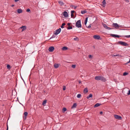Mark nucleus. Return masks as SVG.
Returning <instances> with one entry per match:
<instances>
[{
    "mask_svg": "<svg viewBox=\"0 0 130 130\" xmlns=\"http://www.w3.org/2000/svg\"><path fill=\"white\" fill-rule=\"evenodd\" d=\"M76 26L78 28H81L82 27V25L81 23V21L79 20L77 21L76 23Z\"/></svg>",
    "mask_w": 130,
    "mask_h": 130,
    "instance_id": "f257e3e1",
    "label": "nucleus"
},
{
    "mask_svg": "<svg viewBox=\"0 0 130 130\" xmlns=\"http://www.w3.org/2000/svg\"><path fill=\"white\" fill-rule=\"evenodd\" d=\"M112 26L114 27L116 29L119 28H121L122 26L121 25H119L117 23H113L112 24Z\"/></svg>",
    "mask_w": 130,
    "mask_h": 130,
    "instance_id": "f03ea898",
    "label": "nucleus"
},
{
    "mask_svg": "<svg viewBox=\"0 0 130 130\" xmlns=\"http://www.w3.org/2000/svg\"><path fill=\"white\" fill-rule=\"evenodd\" d=\"M118 42L119 44L124 46H128V44L124 42L119 41Z\"/></svg>",
    "mask_w": 130,
    "mask_h": 130,
    "instance_id": "7ed1b4c3",
    "label": "nucleus"
},
{
    "mask_svg": "<svg viewBox=\"0 0 130 130\" xmlns=\"http://www.w3.org/2000/svg\"><path fill=\"white\" fill-rule=\"evenodd\" d=\"M61 29L60 28L59 29L56 30L55 31V32L54 33L55 35H57L61 31Z\"/></svg>",
    "mask_w": 130,
    "mask_h": 130,
    "instance_id": "20e7f679",
    "label": "nucleus"
},
{
    "mask_svg": "<svg viewBox=\"0 0 130 130\" xmlns=\"http://www.w3.org/2000/svg\"><path fill=\"white\" fill-rule=\"evenodd\" d=\"M114 117L116 119L120 120L122 119V117L120 116L117 115H114Z\"/></svg>",
    "mask_w": 130,
    "mask_h": 130,
    "instance_id": "39448f33",
    "label": "nucleus"
},
{
    "mask_svg": "<svg viewBox=\"0 0 130 130\" xmlns=\"http://www.w3.org/2000/svg\"><path fill=\"white\" fill-rule=\"evenodd\" d=\"M54 47L53 46H51L48 49V51L50 52H52L54 50Z\"/></svg>",
    "mask_w": 130,
    "mask_h": 130,
    "instance_id": "423d86ee",
    "label": "nucleus"
},
{
    "mask_svg": "<svg viewBox=\"0 0 130 130\" xmlns=\"http://www.w3.org/2000/svg\"><path fill=\"white\" fill-rule=\"evenodd\" d=\"M93 38L95 39L98 40L100 38V37L99 35H94L93 36Z\"/></svg>",
    "mask_w": 130,
    "mask_h": 130,
    "instance_id": "0eeeda50",
    "label": "nucleus"
},
{
    "mask_svg": "<svg viewBox=\"0 0 130 130\" xmlns=\"http://www.w3.org/2000/svg\"><path fill=\"white\" fill-rule=\"evenodd\" d=\"M103 25L104 27L106 29L110 30L111 29L110 27H108L106 24H103Z\"/></svg>",
    "mask_w": 130,
    "mask_h": 130,
    "instance_id": "6e6552de",
    "label": "nucleus"
},
{
    "mask_svg": "<svg viewBox=\"0 0 130 130\" xmlns=\"http://www.w3.org/2000/svg\"><path fill=\"white\" fill-rule=\"evenodd\" d=\"M20 29H22V32L23 31L26 30V26H23L20 28Z\"/></svg>",
    "mask_w": 130,
    "mask_h": 130,
    "instance_id": "1a4fd4ad",
    "label": "nucleus"
},
{
    "mask_svg": "<svg viewBox=\"0 0 130 130\" xmlns=\"http://www.w3.org/2000/svg\"><path fill=\"white\" fill-rule=\"evenodd\" d=\"M100 80L104 82H105L106 81V79L102 76H101Z\"/></svg>",
    "mask_w": 130,
    "mask_h": 130,
    "instance_id": "9d476101",
    "label": "nucleus"
},
{
    "mask_svg": "<svg viewBox=\"0 0 130 130\" xmlns=\"http://www.w3.org/2000/svg\"><path fill=\"white\" fill-rule=\"evenodd\" d=\"M101 76H98L95 77V79L96 80H100Z\"/></svg>",
    "mask_w": 130,
    "mask_h": 130,
    "instance_id": "9b49d317",
    "label": "nucleus"
},
{
    "mask_svg": "<svg viewBox=\"0 0 130 130\" xmlns=\"http://www.w3.org/2000/svg\"><path fill=\"white\" fill-rule=\"evenodd\" d=\"M63 15L64 17H67L68 16V14L66 11H64L63 12Z\"/></svg>",
    "mask_w": 130,
    "mask_h": 130,
    "instance_id": "f8f14e48",
    "label": "nucleus"
},
{
    "mask_svg": "<svg viewBox=\"0 0 130 130\" xmlns=\"http://www.w3.org/2000/svg\"><path fill=\"white\" fill-rule=\"evenodd\" d=\"M24 115L25 117H23V119L24 120H25L26 119V117L28 115V113L27 112H25L24 113Z\"/></svg>",
    "mask_w": 130,
    "mask_h": 130,
    "instance_id": "ddd939ff",
    "label": "nucleus"
},
{
    "mask_svg": "<svg viewBox=\"0 0 130 130\" xmlns=\"http://www.w3.org/2000/svg\"><path fill=\"white\" fill-rule=\"evenodd\" d=\"M111 36H112L113 37H116L118 38H119L121 36H119V35H117L113 34H111Z\"/></svg>",
    "mask_w": 130,
    "mask_h": 130,
    "instance_id": "4468645a",
    "label": "nucleus"
},
{
    "mask_svg": "<svg viewBox=\"0 0 130 130\" xmlns=\"http://www.w3.org/2000/svg\"><path fill=\"white\" fill-rule=\"evenodd\" d=\"M101 105V104H99V103H97L95 104L94 105V107H98L99 106H100V105Z\"/></svg>",
    "mask_w": 130,
    "mask_h": 130,
    "instance_id": "2eb2a0df",
    "label": "nucleus"
},
{
    "mask_svg": "<svg viewBox=\"0 0 130 130\" xmlns=\"http://www.w3.org/2000/svg\"><path fill=\"white\" fill-rule=\"evenodd\" d=\"M88 91V89L87 88H85L84 90V92L85 93H87Z\"/></svg>",
    "mask_w": 130,
    "mask_h": 130,
    "instance_id": "dca6fc26",
    "label": "nucleus"
},
{
    "mask_svg": "<svg viewBox=\"0 0 130 130\" xmlns=\"http://www.w3.org/2000/svg\"><path fill=\"white\" fill-rule=\"evenodd\" d=\"M47 102L46 100H45L42 103V105L44 106L46 105V104Z\"/></svg>",
    "mask_w": 130,
    "mask_h": 130,
    "instance_id": "f3484780",
    "label": "nucleus"
},
{
    "mask_svg": "<svg viewBox=\"0 0 130 130\" xmlns=\"http://www.w3.org/2000/svg\"><path fill=\"white\" fill-rule=\"evenodd\" d=\"M112 56H119V57H121L122 56L121 55L117 54L116 55H113Z\"/></svg>",
    "mask_w": 130,
    "mask_h": 130,
    "instance_id": "a211bd4d",
    "label": "nucleus"
},
{
    "mask_svg": "<svg viewBox=\"0 0 130 130\" xmlns=\"http://www.w3.org/2000/svg\"><path fill=\"white\" fill-rule=\"evenodd\" d=\"M18 13H21L22 12V10L21 9H18L17 10Z\"/></svg>",
    "mask_w": 130,
    "mask_h": 130,
    "instance_id": "6ab92c4d",
    "label": "nucleus"
},
{
    "mask_svg": "<svg viewBox=\"0 0 130 130\" xmlns=\"http://www.w3.org/2000/svg\"><path fill=\"white\" fill-rule=\"evenodd\" d=\"M68 49V48L67 47L64 46L62 48V50H65Z\"/></svg>",
    "mask_w": 130,
    "mask_h": 130,
    "instance_id": "aec40b11",
    "label": "nucleus"
},
{
    "mask_svg": "<svg viewBox=\"0 0 130 130\" xmlns=\"http://www.w3.org/2000/svg\"><path fill=\"white\" fill-rule=\"evenodd\" d=\"M75 38H74V40L76 41H78L79 40V38L77 37L76 36L75 37Z\"/></svg>",
    "mask_w": 130,
    "mask_h": 130,
    "instance_id": "412c9836",
    "label": "nucleus"
},
{
    "mask_svg": "<svg viewBox=\"0 0 130 130\" xmlns=\"http://www.w3.org/2000/svg\"><path fill=\"white\" fill-rule=\"evenodd\" d=\"M54 67L56 68H58L59 66L58 64H56V63H55L54 64Z\"/></svg>",
    "mask_w": 130,
    "mask_h": 130,
    "instance_id": "4be33fe9",
    "label": "nucleus"
},
{
    "mask_svg": "<svg viewBox=\"0 0 130 130\" xmlns=\"http://www.w3.org/2000/svg\"><path fill=\"white\" fill-rule=\"evenodd\" d=\"M88 17H87L86 18L85 20V22H84V24L85 25H86L87 24V21H88Z\"/></svg>",
    "mask_w": 130,
    "mask_h": 130,
    "instance_id": "5701e85b",
    "label": "nucleus"
},
{
    "mask_svg": "<svg viewBox=\"0 0 130 130\" xmlns=\"http://www.w3.org/2000/svg\"><path fill=\"white\" fill-rule=\"evenodd\" d=\"M87 11L86 10L82 11L81 12V13L82 14H84Z\"/></svg>",
    "mask_w": 130,
    "mask_h": 130,
    "instance_id": "b1692460",
    "label": "nucleus"
},
{
    "mask_svg": "<svg viewBox=\"0 0 130 130\" xmlns=\"http://www.w3.org/2000/svg\"><path fill=\"white\" fill-rule=\"evenodd\" d=\"M58 3L61 6L63 5V3L62 2L59 1L58 2Z\"/></svg>",
    "mask_w": 130,
    "mask_h": 130,
    "instance_id": "393cba45",
    "label": "nucleus"
},
{
    "mask_svg": "<svg viewBox=\"0 0 130 130\" xmlns=\"http://www.w3.org/2000/svg\"><path fill=\"white\" fill-rule=\"evenodd\" d=\"M7 68L9 70H10L11 68V67L9 64L7 65Z\"/></svg>",
    "mask_w": 130,
    "mask_h": 130,
    "instance_id": "a878e982",
    "label": "nucleus"
},
{
    "mask_svg": "<svg viewBox=\"0 0 130 130\" xmlns=\"http://www.w3.org/2000/svg\"><path fill=\"white\" fill-rule=\"evenodd\" d=\"M66 25V24L64 23H63L62 24V25L61 26V27L62 28H64V27H63L65 25Z\"/></svg>",
    "mask_w": 130,
    "mask_h": 130,
    "instance_id": "bb28decb",
    "label": "nucleus"
},
{
    "mask_svg": "<svg viewBox=\"0 0 130 130\" xmlns=\"http://www.w3.org/2000/svg\"><path fill=\"white\" fill-rule=\"evenodd\" d=\"M128 74V73L126 72H125L123 73V75L124 76H126V75H127Z\"/></svg>",
    "mask_w": 130,
    "mask_h": 130,
    "instance_id": "cd10ccee",
    "label": "nucleus"
},
{
    "mask_svg": "<svg viewBox=\"0 0 130 130\" xmlns=\"http://www.w3.org/2000/svg\"><path fill=\"white\" fill-rule=\"evenodd\" d=\"M72 29V26H68L67 27V29Z\"/></svg>",
    "mask_w": 130,
    "mask_h": 130,
    "instance_id": "c85d7f7f",
    "label": "nucleus"
},
{
    "mask_svg": "<svg viewBox=\"0 0 130 130\" xmlns=\"http://www.w3.org/2000/svg\"><path fill=\"white\" fill-rule=\"evenodd\" d=\"M102 3L103 5H105L106 4V2L105 0H104L103 1Z\"/></svg>",
    "mask_w": 130,
    "mask_h": 130,
    "instance_id": "c756f323",
    "label": "nucleus"
},
{
    "mask_svg": "<svg viewBox=\"0 0 130 130\" xmlns=\"http://www.w3.org/2000/svg\"><path fill=\"white\" fill-rule=\"evenodd\" d=\"M71 18H73V10H72L71 11Z\"/></svg>",
    "mask_w": 130,
    "mask_h": 130,
    "instance_id": "7c9ffc66",
    "label": "nucleus"
},
{
    "mask_svg": "<svg viewBox=\"0 0 130 130\" xmlns=\"http://www.w3.org/2000/svg\"><path fill=\"white\" fill-rule=\"evenodd\" d=\"M123 37H126L127 38H130V35H126V36H122Z\"/></svg>",
    "mask_w": 130,
    "mask_h": 130,
    "instance_id": "2f4dec72",
    "label": "nucleus"
},
{
    "mask_svg": "<svg viewBox=\"0 0 130 130\" xmlns=\"http://www.w3.org/2000/svg\"><path fill=\"white\" fill-rule=\"evenodd\" d=\"M92 95L91 94H90L86 98H92Z\"/></svg>",
    "mask_w": 130,
    "mask_h": 130,
    "instance_id": "473e14b6",
    "label": "nucleus"
},
{
    "mask_svg": "<svg viewBox=\"0 0 130 130\" xmlns=\"http://www.w3.org/2000/svg\"><path fill=\"white\" fill-rule=\"evenodd\" d=\"M62 110L63 112H65L66 111L67 109L66 108L63 107V108Z\"/></svg>",
    "mask_w": 130,
    "mask_h": 130,
    "instance_id": "72a5a7b5",
    "label": "nucleus"
},
{
    "mask_svg": "<svg viewBox=\"0 0 130 130\" xmlns=\"http://www.w3.org/2000/svg\"><path fill=\"white\" fill-rule=\"evenodd\" d=\"M81 96L80 94H78L77 96V98H80Z\"/></svg>",
    "mask_w": 130,
    "mask_h": 130,
    "instance_id": "f704fd0d",
    "label": "nucleus"
},
{
    "mask_svg": "<svg viewBox=\"0 0 130 130\" xmlns=\"http://www.w3.org/2000/svg\"><path fill=\"white\" fill-rule=\"evenodd\" d=\"M77 106V104L76 103H74V108L76 107Z\"/></svg>",
    "mask_w": 130,
    "mask_h": 130,
    "instance_id": "c9c22d12",
    "label": "nucleus"
},
{
    "mask_svg": "<svg viewBox=\"0 0 130 130\" xmlns=\"http://www.w3.org/2000/svg\"><path fill=\"white\" fill-rule=\"evenodd\" d=\"M127 94L128 95H129L130 94V90H128V92L127 93Z\"/></svg>",
    "mask_w": 130,
    "mask_h": 130,
    "instance_id": "e433bc0d",
    "label": "nucleus"
},
{
    "mask_svg": "<svg viewBox=\"0 0 130 130\" xmlns=\"http://www.w3.org/2000/svg\"><path fill=\"white\" fill-rule=\"evenodd\" d=\"M66 89V87L65 86H63V90H65Z\"/></svg>",
    "mask_w": 130,
    "mask_h": 130,
    "instance_id": "4c0bfd02",
    "label": "nucleus"
},
{
    "mask_svg": "<svg viewBox=\"0 0 130 130\" xmlns=\"http://www.w3.org/2000/svg\"><path fill=\"white\" fill-rule=\"evenodd\" d=\"M26 11L27 12H29L30 11V10L29 9V8H28V9H27V10H26Z\"/></svg>",
    "mask_w": 130,
    "mask_h": 130,
    "instance_id": "58836bf2",
    "label": "nucleus"
},
{
    "mask_svg": "<svg viewBox=\"0 0 130 130\" xmlns=\"http://www.w3.org/2000/svg\"><path fill=\"white\" fill-rule=\"evenodd\" d=\"M88 57L89 58H92V55H89L88 56Z\"/></svg>",
    "mask_w": 130,
    "mask_h": 130,
    "instance_id": "ea45409f",
    "label": "nucleus"
},
{
    "mask_svg": "<svg viewBox=\"0 0 130 130\" xmlns=\"http://www.w3.org/2000/svg\"><path fill=\"white\" fill-rule=\"evenodd\" d=\"M55 37V36L54 35H53L50 38V39H51V38H54V37Z\"/></svg>",
    "mask_w": 130,
    "mask_h": 130,
    "instance_id": "a19ab883",
    "label": "nucleus"
},
{
    "mask_svg": "<svg viewBox=\"0 0 130 130\" xmlns=\"http://www.w3.org/2000/svg\"><path fill=\"white\" fill-rule=\"evenodd\" d=\"M71 23H68L67 24V25H68V26H70V24H71Z\"/></svg>",
    "mask_w": 130,
    "mask_h": 130,
    "instance_id": "79ce46f5",
    "label": "nucleus"
},
{
    "mask_svg": "<svg viewBox=\"0 0 130 130\" xmlns=\"http://www.w3.org/2000/svg\"><path fill=\"white\" fill-rule=\"evenodd\" d=\"M91 27V24L90 25H89L88 26V28H90V27Z\"/></svg>",
    "mask_w": 130,
    "mask_h": 130,
    "instance_id": "37998d69",
    "label": "nucleus"
},
{
    "mask_svg": "<svg viewBox=\"0 0 130 130\" xmlns=\"http://www.w3.org/2000/svg\"><path fill=\"white\" fill-rule=\"evenodd\" d=\"M125 1L127 3H128L129 2V0H125Z\"/></svg>",
    "mask_w": 130,
    "mask_h": 130,
    "instance_id": "c03bdc74",
    "label": "nucleus"
},
{
    "mask_svg": "<svg viewBox=\"0 0 130 130\" xmlns=\"http://www.w3.org/2000/svg\"><path fill=\"white\" fill-rule=\"evenodd\" d=\"M100 113L101 115H102L103 113V112L102 111H101L100 112Z\"/></svg>",
    "mask_w": 130,
    "mask_h": 130,
    "instance_id": "a18cd8bd",
    "label": "nucleus"
},
{
    "mask_svg": "<svg viewBox=\"0 0 130 130\" xmlns=\"http://www.w3.org/2000/svg\"><path fill=\"white\" fill-rule=\"evenodd\" d=\"M78 82L79 84H80L81 83V81L80 80H78Z\"/></svg>",
    "mask_w": 130,
    "mask_h": 130,
    "instance_id": "49530a36",
    "label": "nucleus"
},
{
    "mask_svg": "<svg viewBox=\"0 0 130 130\" xmlns=\"http://www.w3.org/2000/svg\"><path fill=\"white\" fill-rule=\"evenodd\" d=\"M19 1V0H14L15 2H17Z\"/></svg>",
    "mask_w": 130,
    "mask_h": 130,
    "instance_id": "de8ad7c7",
    "label": "nucleus"
},
{
    "mask_svg": "<svg viewBox=\"0 0 130 130\" xmlns=\"http://www.w3.org/2000/svg\"><path fill=\"white\" fill-rule=\"evenodd\" d=\"M130 62V60H129V61H128V62H127V63H126V64L128 63H129Z\"/></svg>",
    "mask_w": 130,
    "mask_h": 130,
    "instance_id": "09e8293b",
    "label": "nucleus"
},
{
    "mask_svg": "<svg viewBox=\"0 0 130 130\" xmlns=\"http://www.w3.org/2000/svg\"><path fill=\"white\" fill-rule=\"evenodd\" d=\"M76 67V65H75L74 64V68Z\"/></svg>",
    "mask_w": 130,
    "mask_h": 130,
    "instance_id": "8fccbe9b",
    "label": "nucleus"
},
{
    "mask_svg": "<svg viewBox=\"0 0 130 130\" xmlns=\"http://www.w3.org/2000/svg\"><path fill=\"white\" fill-rule=\"evenodd\" d=\"M6 130H8V126H7V127Z\"/></svg>",
    "mask_w": 130,
    "mask_h": 130,
    "instance_id": "3c124183",
    "label": "nucleus"
},
{
    "mask_svg": "<svg viewBox=\"0 0 130 130\" xmlns=\"http://www.w3.org/2000/svg\"><path fill=\"white\" fill-rule=\"evenodd\" d=\"M71 67H72V68H73V64H72V65Z\"/></svg>",
    "mask_w": 130,
    "mask_h": 130,
    "instance_id": "603ef678",
    "label": "nucleus"
},
{
    "mask_svg": "<svg viewBox=\"0 0 130 130\" xmlns=\"http://www.w3.org/2000/svg\"><path fill=\"white\" fill-rule=\"evenodd\" d=\"M71 108H72H72H73V105L72 106V107H71Z\"/></svg>",
    "mask_w": 130,
    "mask_h": 130,
    "instance_id": "864d4df0",
    "label": "nucleus"
},
{
    "mask_svg": "<svg viewBox=\"0 0 130 130\" xmlns=\"http://www.w3.org/2000/svg\"><path fill=\"white\" fill-rule=\"evenodd\" d=\"M76 6H74V9H76Z\"/></svg>",
    "mask_w": 130,
    "mask_h": 130,
    "instance_id": "5fc2aeb1",
    "label": "nucleus"
},
{
    "mask_svg": "<svg viewBox=\"0 0 130 130\" xmlns=\"http://www.w3.org/2000/svg\"><path fill=\"white\" fill-rule=\"evenodd\" d=\"M14 6V5H12L11 6H12V7H13V6Z\"/></svg>",
    "mask_w": 130,
    "mask_h": 130,
    "instance_id": "6e6d98bb",
    "label": "nucleus"
},
{
    "mask_svg": "<svg viewBox=\"0 0 130 130\" xmlns=\"http://www.w3.org/2000/svg\"><path fill=\"white\" fill-rule=\"evenodd\" d=\"M73 12H74H74H75V11H74Z\"/></svg>",
    "mask_w": 130,
    "mask_h": 130,
    "instance_id": "4d7b16f0",
    "label": "nucleus"
},
{
    "mask_svg": "<svg viewBox=\"0 0 130 130\" xmlns=\"http://www.w3.org/2000/svg\"><path fill=\"white\" fill-rule=\"evenodd\" d=\"M17 99L18 100V98H17Z\"/></svg>",
    "mask_w": 130,
    "mask_h": 130,
    "instance_id": "13d9d810",
    "label": "nucleus"
},
{
    "mask_svg": "<svg viewBox=\"0 0 130 130\" xmlns=\"http://www.w3.org/2000/svg\"><path fill=\"white\" fill-rule=\"evenodd\" d=\"M72 7H73V6L72 5Z\"/></svg>",
    "mask_w": 130,
    "mask_h": 130,
    "instance_id": "bf43d9fd",
    "label": "nucleus"
},
{
    "mask_svg": "<svg viewBox=\"0 0 130 130\" xmlns=\"http://www.w3.org/2000/svg\"><path fill=\"white\" fill-rule=\"evenodd\" d=\"M73 18H74V17H73Z\"/></svg>",
    "mask_w": 130,
    "mask_h": 130,
    "instance_id": "052dcab7",
    "label": "nucleus"
}]
</instances>
